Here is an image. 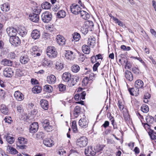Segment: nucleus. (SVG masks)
Listing matches in <instances>:
<instances>
[{
	"mask_svg": "<svg viewBox=\"0 0 156 156\" xmlns=\"http://www.w3.org/2000/svg\"><path fill=\"white\" fill-rule=\"evenodd\" d=\"M47 55L50 58H52L56 57L57 55V52L55 48L53 46L48 47L46 50Z\"/></svg>",
	"mask_w": 156,
	"mask_h": 156,
	"instance_id": "obj_1",
	"label": "nucleus"
},
{
	"mask_svg": "<svg viewBox=\"0 0 156 156\" xmlns=\"http://www.w3.org/2000/svg\"><path fill=\"white\" fill-rule=\"evenodd\" d=\"M52 15L51 12L48 11H45L43 12L41 16V20L43 22L48 23L51 20Z\"/></svg>",
	"mask_w": 156,
	"mask_h": 156,
	"instance_id": "obj_2",
	"label": "nucleus"
},
{
	"mask_svg": "<svg viewBox=\"0 0 156 156\" xmlns=\"http://www.w3.org/2000/svg\"><path fill=\"white\" fill-rule=\"evenodd\" d=\"M87 138L85 136H82L77 140L76 144L80 147H83L87 145Z\"/></svg>",
	"mask_w": 156,
	"mask_h": 156,
	"instance_id": "obj_3",
	"label": "nucleus"
},
{
	"mask_svg": "<svg viewBox=\"0 0 156 156\" xmlns=\"http://www.w3.org/2000/svg\"><path fill=\"white\" fill-rule=\"evenodd\" d=\"M62 80L66 82L69 87L72 78L71 74L68 72L64 73L62 75Z\"/></svg>",
	"mask_w": 156,
	"mask_h": 156,
	"instance_id": "obj_4",
	"label": "nucleus"
},
{
	"mask_svg": "<svg viewBox=\"0 0 156 156\" xmlns=\"http://www.w3.org/2000/svg\"><path fill=\"white\" fill-rule=\"evenodd\" d=\"M9 41L12 45L14 46H18L21 44L20 39L16 36L10 37Z\"/></svg>",
	"mask_w": 156,
	"mask_h": 156,
	"instance_id": "obj_5",
	"label": "nucleus"
},
{
	"mask_svg": "<svg viewBox=\"0 0 156 156\" xmlns=\"http://www.w3.org/2000/svg\"><path fill=\"white\" fill-rule=\"evenodd\" d=\"M70 10L72 13L74 14H78L81 11V8L77 5H73V4L70 6Z\"/></svg>",
	"mask_w": 156,
	"mask_h": 156,
	"instance_id": "obj_6",
	"label": "nucleus"
},
{
	"mask_svg": "<svg viewBox=\"0 0 156 156\" xmlns=\"http://www.w3.org/2000/svg\"><path fill=\"white\" fill-rule=\"evenodd\" d=\"M146 119L147 123H142L145 128H146V127H147V126L149 127L151 126L150 125L153 123L154 120V118L151 116L148 115L146 117Z\"/></svg>",
	"mask_w": 156,
	"mask_h": 156,
	"instance_id": "obj_7",
	"label": "nucleus"
},
{
	"mask_svg": "<svg viewBox=\"0 0 156 156\" xmlns=\"http://www.w3.org/2000/svg\"><path fill=\"white\" fill-rule=\"evenodd\" d=\"M3 75L6 77H10L13 75V71L10 68H6L3 71Z\"/></svg>",
	"mask_w": 156,
	"mask_h": 156,
	"instance_id": "obj_8",
	"label": "nucleus"
},
{
	"mask_svg": "<svg viewBox=\"0 0 156 156\" xmlns=\"http://www.w3.org/2000/svg\"><path fill=\"white\" fill-rule=\"evenodd\" d=\"M6 31L10 37L16 36L17 33V30L12 27L7 28L6 29Z\"/></svg>",
	"mask_w": 156,
	"mask_h": 156,
	"instance_id": "obj_9",
	"label": "nucleus"
},
{
	"mask_svg": "<svg viewBox=\"0 0 156 156\" xmlns=\"http://www.w3.org/2000/svg\"><path fill=\"white\" fill-rule=\"evenodd\" d=\"M92 147H88L85 149V154L86 156H94L96 152L93 150Z\"/></svg>",
	"mask_w": 156,
	"mask_h": 156,
	"instance_id": "obj_10",
	"label": "nucleus"
},
{
	"mask_svg": "<svg viewBox=\"0 0 156 156\" xmlns=\"http://www.w3.org/2000/svg\"><path fill=\"white\" fill-rule=\"evenodd\" d=\"M38 128V124L37 122H34L31 124L30 126V131L32 133L36 132Z\"/></svg>",
	"mask_w": 156,
	"mask_h": 156,
	"instance_id": "obj_11",
	"label": "nucleus"
},
{
	"mask_svg": "<svg viewBox=\"0 0 156 156\" xmlns=\"http://www.w3.org/2000/svg\"><path fill=\"white\" fill-rule=\"evenodd\" d=\"M65 57L69 61L73 60L75 58V55L74 53L70 51H67L65 54Z\"/></svg>",
	"mask_w": 156,
	"mask_h": 156,
	"instance_id": "obj_12",
	"label": "nucleus"
},
{
	"mask_svg": "<svg viewBox=\"0 0 156 156\" xmlns=\"http://www.w3.org/2000/svg\"><path fill=\"white\" fill-rule=\"evenodd\" d=\"M128 91L131 95L132 96H137L139 93V90L135 87H134L128 88Z\"/></svg>",
	"mask_w": 156,
	"mask_h": 156,
	"instance_id": "obj_13",
	"label": "nucleus"
},
{
	"mask_svg": "<svg viewBox=\"0 0 156 156\" xmlns=\"http://www.w3.org/2000/svg\"><path fill=\"white\" fill-rule=\"evenodd\" d=\"M88 122V121L86 119H81L79 121V124L81 127L85 128L87 126Z\"/></svg>",
	"mask_w": 156,
	"mask_h": 156,
	"instance_id": "obj_14",
	"label": "nucleus"
},
{
	"mask_svg": "<svg viewBox=\"0 0 156 156\" xmlns=\"http://www.w3.org/2000/svg\"><path fill=\"white\" fill-rule=\"evenodd\" d=\"M14 96L16 99L19 101H21L24 99V95L19 91L15 92Z\"/></svg>",
	"mask_w": 156,
	"mask_h": 156,
	"instance_id": "obj_15",
	"label": "nucleus"
},
{
	"mask_svg": "<svg viewBox=\"0 0 156 156\" xmlns=\"http://www.w3.org/2000/svg\"><path fill=\"white\" fill-rule=\"evenodd\" d=\"M56 40L58 43L60 45H63L65 44V39L61 35H57Z\"/></svg>",
	"mask_w": 156,
	"mask_h": 156,
	"instance_id": "obj_16",
	"label": "nucleus"
},
{
	"mask_svg": "<svg viewBox=\"0 0 156 156\" xmlns=\"http://www.w3.org/2000/svg\"><path fill=\"white\" fill-rule=\"evenodd\" d=\"M43 143L45 146L49 147H52L54 144L53 141L49 138L45 139L43 140Z\"/></svg>",
	"mask_w": 156,
	"mask_h": 156,
	"instance_id": "obj_17",
	"label": "nucleus"
},
{
	"mask_svg": "<svg viewBox=\"0 0 156 156\" xmlns=\"http://www.w3.org/2000/svg\"><path fill=\"white\" fill-rule=\"evenodd\" d=\"M40 31L37 29L33 30L31 34V37L34 40L38 39L40 37Z\"/></svg>",
	"mask_w": 156,
	"mask_h": 156,
	"instance_id": "obj_18",
	"label": "nucleus"
},
{
	"mask_svg": "<svg viewBox=\"0 0 156 156\" xmlns=\"http://www.w3.org/2000/svg\"><path fill=\"white\" fill-rule=\"evenodd\" d=\"M29 17L31 20L35 23L38 22L39 20L38 15L33 13L30 14L29 16Z\"/></svg>",
	"mask_w": 156,
	"mask_h": 156,
	"instance_id": "obj_19",
	"label": "nucleus"
},
{
	"mask_svg": "<svg viewBox=\"0 0 156 156\" xmlns=\"http://www.w3.org/2000/svg\"><path fill=\"white\" fill-rule=\"evenodd\" d=\"M40 105L42 108L45 110H47L48 108V101L44 99H42L40 101Z\"/></svg>",
	"mask_w": 156,
	"mask_h": 156,
	"instance_id": "obj_20",
	"label": "nucleus"
},
{
	"mask_svg": "<svg viewBox=\"0 0 156 156\" xmlns=\"http://www.w3.org/2000/svg\"><path fill=\"white\" fill-rule=\"evenodd\" d=\"M95 38L93 36L90 37L88 39V45L90 47L93 48L95 45Z\"/></svg>",
	"mask_w": 156,
	"mask_h": 156,
	"instance_id": "obj_21",
	"label": "nucleus"
},
{
	"mask_svg": "<svg viewBox=\"0 0 156 156\" xmlns=\"http://www.w3.org/2000/svg\"><path fill=\"white\" fill-rule=\"evenodd\" d=\"M56 80V78L55 76L53 75H51L47 77V82L50 84L54 83Z\"/></svg>",
	"mask_w": 156,
	"mask_h": 156,
	"instance_id": "obj_22",
	"label": "nucleus"
},
{
	"mask_svg": "<svg viewBox=\"0 0 156 156\" xmlns=\"http://www.w3.org/2000/svg\"><path fill=\"white\" fill-rule=\"evenodd\" d=\"M125 76L126 79L129 81H131L133 80V76L132 73L129 70L125 71Z\"/></svg>",
	"mask_w": 156,
	"mask_h": 156,
	"instance_id": "obj_23",
	"label": "nucleus"
},
{
	"mask_svg": "<svg viewBox=\"0 0 156 156\" xmlns=\"http://www.w3.org/2000/svg\"><path fill=\"white\" fill-rule=\"evenodd\" d=\"M4 138L5 139L7 142L10 144H13L15 140L14 137L10 136L9 134L5 135Z\"/></svg>",
	"mask_w": 156,
	"mask_h": 156,
	"instance_id": "obj_24",
	"label": "nucleus"
},
{
	"mask_svg": "<svg viewBox=\"0 0 156 156\" xmlns=\"http://www.w3.org/2000/svg\"><path fill=\"white\" fill-rule=\"evenodd\" d=\"M144 85V83L143 81L140 80H136L135 83V87L138 88H141L143 87Z\"/></svg>",
	"mask_w": 156,
	"mask_h": 156,
	"instance_id": "obj_25",
	"label": "nucleus"
},
{
	"mask_svg": "<svg viewBox=\"0 0 156 156\" xmlns=\"http://www.w3.org/2000/svg\"><path fill=\"white\" fill-rule=\"evenodd\" d=\"M81 108L80 106H77L75 107L73 110V114L75 118H77L81 112Z\"/></svg>",
	"mask_w": 156,
	"mask_h": 156,
	"instance_id": "obj_26",
	"label": "nucleus"
},
{
	"mask_svg": "<svg viewBox=\"0 0 156 156\" xmlns=\"http://www.w3.org/2000/svg\"><path fill=\"white\" fill-rule=\"evenodd\" d=\"M29 60V59L27 55L22 56L20 57V61L23 64L27 63Z\"/></svg>",
	"mask_w": 156,
	"mask_h": 156,
	"instance_id": "obj_27",
	"label": "nucleus"
},
{
	"mask_svg": "<svg viewBox=\"0 0 156 156\" xmlns=\"http://www.w3.org/2000/svg\"><path fill=\"white\" fill-rule=\"evenodd\" d=\"M51 4L47 2H43L41 5V7L43 9H49L51 8Z\"/></svg>",
	"mask_w": 156,
	"mask_h": 156,
	"instance_id": "obj_28",
	"label": "nucleus"
},
{
	"mask_svg": "<svg viewBox=\"0 0 156 156\" xmlns=\"http://www.w3.org/2000/svg\"><path fill=\"white\" fill-rule=\"evenodd\" d=\"M80 14L81 17L85 20L88 19L90 17V15L86 12L83 10L81 11Z\"/></svg>",
	"mask_w": 156,
	"mask_h": 156,
	"instance_id": "obj_29",
	"label": "nucleus"
},
{
	"mask_svg": "<svg viewBox=\"0 0 156 156\" xmlns=\"http://www.w3.org/2000/svg\"><path fill=\"white\" fill-rule=\"evenodd\" d=\"M65 12L64 10H61L59 11L56 14L57 17L58 18H63L66 16Z\"/></svg>",
	"mask_w": 156,
	"mask_h": 156,
	"instance_id": "obj_30",
	"label": "nucleus"
},
{
	"mask_svg": "<svg viewBox=\"0 0 156 156\" xmlns=\"http://www.w3.org/2000/svg\"><path fill=\"white\" fill-rule=\"evenodd\" d=\"M2 62L3 65L8 66H12L13 64L12 61L6 59H3L2 61Z\"/></svg>",
	"mask_w": 156,
	"mask_h": 156,
	"instance_id": "obj_31",
	"label": "nucleus"
},
{
	"mask_svg": "<svg viewBox=\"0 0 156 156\" xmlns=\"http://www.w3.org/2000/svg\"><path fill=\"white\" fill-rule=\"evenodd\" d=\"M7 150L12 154H16L18 152L15 148L11 147L10 145H8L7 146Z\"/></svg>",
	"mask_w": 156,
	"mask_h": 156,
	"instance_id": "obj_32",
	"label": "nucleus"
},
{
	"mask_svg": "<svg viewBox=\"0 0 156 156\" xmlns=\"http://www.w3.org/2000/svg\"><path fill=\"white\" fill-rule=\"evenodd\" d=\"M64 67V64L60 62H56L55 65V68L59 70H62Z\"/></svg>",
	"mask_w": 156,
	"mask_h": 156,
	"instance_id": "obj_33",
	"label": "nucleus"
},
{
	"mask_svg": "<svg viewBox=\"0 0 156 156\" xmlns=\"http://www.w3.org/2000/svg\"><path fill=\"white\" fill-rule=\"evenodd\" d=\"M1 8L3 11L8 12L10 9V6L7 4L4 3L1 5Z\"/></svg>",
	"mask_w": 156,
	"mask_h": 156,
	"instance_id": "obj_34",
	"label": "nucleus"
},
{
	"mask_svg": "<svg viewBox=\"0 0 156 156\" xmlns=\"http://www.w3.org/2000/svg\"><path fill=\"white\" fill-rule=\"evenodd\" d=\"M88 45H84L82 46V50L83 52L85 54H89L90 52V48Z\"/></svg>",
	"mask_w": 156,
	"mask_h": 156,
	"instance_id": "obj_35",
	"label": "nucleus"
},
{
	"mask_svg": "<svg viewBox=\"0 0 156 156\" xmlns=\"http://www.w3.org/2000/svg\"><path fill=\"white\" fill-rule=\"evenodd\" d=\"M1 111L2 113L6 115L8 113L9 110L8 108L5 105H2L1 106Z\"/></svg>",
	"mask_w": 156,
	"mask_h": 156,
	"instance_id": "obj_36",
	"label": "nucleus"
},
{
	"mask_svg": "<svg viewBox=\"0 0 156 156\" xmlns=\"http://www.w3.org/2000/svg\"><path fill=\"white\" fill-rule=\"evenodd\" d=\"M41 90V87L38 85H36L32 88V91L34 93H39Z\"/></svg>",
	"mask_w": 156,
	"mask_h": 156,
	"instance_id": "obj_37",
	"label": "nucleus"
},
{
	"mask_svg": "<svg viewBox=\"0 0 156 156\" xmlns=\"http://www.w3.org/2000/svg\"><path fill=\"white\" fill-rule=\"evenodd\" d=\"M44 91L50 93L52 92L53 90L52 87L51 86L48 85H46L44 86Z\"/></svg>",
	"mask_w": 156,
	"mask_h": 156,
	"instance_id": "obj_38",
	"label": "nucleus"
},
{
	"mask_svg": "<svg viewBox=\"0 0 156 156\" xmlns=\"http://www.w3.org/2000/svg\"><path fill=\"white\" fill-rule=\"evenodd\" d=\"M18 140V142L17 143L20 144H26L27 142L26 139L22 137H19Z\"/></svg>",
	"mask_w": 156,
	"mask_h": 156,
	"instance_id": "obj_39",
	"label": "nucleus"
},
{
	"mask_svg": "<svg viewBox=\"0 0 156 156\" xmlns=\"http://www.w3.org/2000/svg\"><path fill=\"white\" fill-rule=\"evenodd\" d=\"M80 68L79 66L77 65H74L73 66L71 67V70L72 71L75 73L78 72L80 70Z\"/></svg>",
	"mask_w": 156,
	"mask_h": 156,
	"instance_id": "obj_40",
	"label": "nucleus"
},
{
	"mask_svg": "<svg viewBox=\"0 0 156 156\" xmlns=\"http://www.w3.org/2000/svg\"><path fill=\"white\" fill-rule=\"evenodd\" d=\"M141 109L142 111L145 113H147L149 110L148 106L146 105H143L141 107Z\"/></svg>",
	"mask_w": 156,
	"mask_h": 156,
	"instance_id": "obj_41",
	"label": "nucleus"
},
{
	"mask_svg": "<svg viewBox=\"0 0 156 156\" xmlns=\"http://www.w3.org/2000/svg\"><path fill=\"white\" fill-rule=\"evenodd\" d=\"M78 81V79L76 77H73L69 87H72L74 86Z\"/></svg>",
	"mask_w": 156,
	"mask_h": 156,
	"instance_id": "obj_42",
	"label": "nucleus"
},
{
	"mask_svg": "<svg viewBox=\"0 0 156 156\" xmlns=\"http://www.w3.org/2000/svg\"><path fill=\"white\" fill-rule=\"evenodd\" d=\"M123 116L125 120H128L129 119V114L128 111L126 109L125 111L123 112Z\"/></svg>",
	"mask_w": 156,
	"mask_h": 156,
	"instance_id": "obj_43",
	"label": "nucleus"
},
{
	"mask_svg": "<svg viewBox=\"0 0 156 156\" xmlns=\"http://www.w3.org/2000/svg\"><path fill=\"white\" fill-rule=\"evenodd\" d=\"M44 130L47 132H50L53 129L52 126L50 124H48L46 125V126H43Z\"/></svg>",
	"mask_w": 156,
	"mask_h": 156,
	"instance_id": "obj_44",
	"label": "nucleus"
},
{
	"mask_svg": "<svg viewBox=\"0 0 156 156\" xmlns=\"http://www.w3.org/2000/svg\"><path fill=\"white\" fill-rule=\"evenodd\" d=\"M150 131L151 132H149L148 133L151 139L152 140L156 139V136L154 134V133H155L154 130H153L151 129Z\"/></svg>",
	"mask_w": 156,
	"mask_h": 156,
	"instance_id": "obj_45",
	"label": "nucleus"
},
{
	"mask_svg": "<svg viewBox=\"0 0 156 156\" xmlns=\"http://www.w3.org/2000/svg\"><path fill=\"white\" fill-rule=\"evenodd\" d=\"M41 11V9L40 7H37L33 10V13L38 15V14H40Z\"/></svg>",
	"mask_w": 156,
	"mask_h": 156,
	"instance_id": "obj_46",
	"label": "nucleus"
},
{
	"mask_svg": "<svg viewBox=\"0 0 156 156\" xmlns=\"http://www.w3.org/2000/svg\"><path fill=\"white\" fill-rule=\"evenodd\" d=\"M58 88L59 90L61 92H64L66 90V86L62 84H59Z\"/></svg>",
	"mask_w": 156,
	"mask_h": 156,
	"instance_id": "obj_47",
	"label": "nucleus"
},
{
	"mask_svg": "<svg viewBox=\"0 0 156 156\" xmlns=\"http://www.w3.org/2000/svg\"><path fill=\"white\" fill-rule=\"evenodd\" d=\"M19 34L22 37L25 36L27 34V32L25 29H20L19 30Z\"/></svg>",
	"mask_w": 156,
	"mask_h": 156,
	"instance_id": "obj_48",
	"label": "nucleus"
},
{
	"mask_svg": "<svg viewBox=\"0 0 156 156\" xmlns=\"http://www.w3.org/2000/svg\"><path fill=\"white\" fill-rule=\"evenodd\" d=\"M132 69L133 72L136 75H139L141 73L139 69L136 67H133Z\"/></svg>",
	"mask_w": 156,
	"mask_h": 156,
	"instance_id": "obj_49",
	"label": "nucleus"
},
{
	"mask_svg": "<svg viewBox=\"0 0 156 156\" xmlns=\"http://www.w3.org/2000/svg\"><path fill=\"white\" fill-rule=\"evenodd\" d=\"M80 37V35L79 34L77 33H74L73 36V38L76 41H78Z\"/></svg>",
	"mask_w": 156,
	"mask_h": 156,
	"instance_id": "obj_50",
	"label": "nucleus"
},
{
	"mask_svg": "<svg viewBox=\"0 0 156 156\" xmlns=\"http://www.w3.org/2000/svg\"><path fill=\"white\" fill-rule=\"evenodd\" d=\"M72 127L74 132L76 133L78 132L76 121H73V122L72 123Z\"/></svg>",
	"mask_w": 156,
	"mask_h": 156,
	"instance_id": "obj_51",
	"label": "nucleus"
},
{
	"mask_svg": "<svg viewBox=\"0 0 156 156\" xmlns=\"http://www.w3.org/2000/svg\"><path fill=\"white\" fill-rule=\"evenodd\" d=\"M36 138L38 139H43L44 137V133L41 132H39L36 134Z\"/></svg>",
	"mask_w": 156,
	"mask_h": 156,
	"instance_id": "obj_52",
	"label": "nucleus"
},
{
	"mask_svg": "<svg viewBox=\"0 0 156 156\" xmlns=\"http://www.w3.org/2000/svg\"><path fill=\"white\" fill-rule=\"evenodd\" d=\"M23 75L22 71L20 69H17L16 70V75L18 76H21Z\"/></svg>",
	"mask_w": 156,
	"mask_h": 156,
	"instance_id": "obj_53",
	"label": "nucleus"
},
{
	"mask_svg": "<svg viewBox=\"0 0 156 156\" xmlns=\"http://www.w3.org/2000/svg\"><path fill=\"white\" fill-rule=\"evenodd\" d=\"M88 78L87 77H85L82 80V85L86 86L88 83Z\"/></svg>",
	"mask_w": 156,
	"mask_h": 156,
	"instance_id": "obj_54",
	"label": "nucleus"
},
{
	"mask_svg": "<svg viewBox=\"0 0 156 156\" xmlns=\"http://www.w3.org/2000/svg\"><path fill=\"white\" fill-rule=\"evenodd\" d=\"M4 120L6 122H7L9 124H10L12 122L11 118L10 117H6L5 118Z\"/></svg>",
	"mask_w": 156,
	"mask_h": 156,
	"instance_id": "obj_55",
	"label": "nucleus"
},
{
	"mask_svg": "<svg viewBox=\"0 0 156 156\" xmlns=\"http://www.w3.org/2000/svg\"><path fill=\"white\" fill-rule=\"evenodd\" d=\"M105 146L103 145H98L97 146V149L98 151H102Z\"/></svg>",
	"mask_w": 156,
	"mask_h": 156,
	"instance_id": "obj_56",
	"label": "nucleus"
},
{
	"mask_svg": "<svg viewBox=\"0 0 156 156\" xmlns=\"http://www.w3.org/2000/svg\"><path fill=\"white\" fill-rule=\"evenodd\" d=\"M42 123L43 126H46V125H48V124H50L49 121L47 119L44 120L43 122H42Z\"/></svg>",
	"mask_w": 156,
	"mask_h": 156,
	"instance_id": "obj_57",
	"label": "nucleus"
},
{
	"mask_svg": "<svg viewBox=\"0 0 156 156\" xmlns=\"http://www.w3.org/2000/svg\"><path fill=\"white\" fill-rule=\"evenodd\" d=\"M118 106L120 110H122L124 108V105L122 104V103L121 101H118Z\"/></svg>",
	"mask_w": 156,
	"mask_h": 156,
	"instance_id": "obj_58",
	"label": "nucleus"
},
{
	"mask_svg": "<svg viewBox=\"0 0 156 156\" xmlns=\"http://www.w3.org/2000/svg\"><path fill=\"white\" fill-rule=\"evenodd\" d=\"M8 57L10 59L14 58L15 57V54L13 52H11L8 54Z\"/></svg>",
	"mask_w": 156,
	"mask_h": 156,
	"instance_id": "obj_59",
	"label": "nucleus"
},
{
	"mask_svg": "<svg viewBox=\"0 0 156 156\" xmlns=\"http://www.w3.org/2000/svg\"><path fill=\"white\" fill-rule=\"evenodd\" d=\"M100 64L99 62H97L94 64L93 66V69L94 71H96L98 69V67L99 66Z\"/></svg>",
	"mask_w": 156,
	"mask_h": 156,
	"instance_id": "obj_60",
	"label": "nucleus"
},
{
	"mask_svg": "<svg viewBox=\"0 0 156 156\" xmlns=\"http://www.w3.org/2000/svg\"><path fill=\"white\" fill-rule=\"evenodd\" d=\"M80 95V99H82L83 100L85 99V97L86 95V93L85 91H83L80 94H79Z\"/></svg>",
	"mask_w": 156,
	"mask_h": 156,
	"instance_id": "obj_61",
	"label": "nucleus"
},
{
	"mask_svg": "<svg viewBox=\"0 0 156 156\" xmlns=\"http://www.w3.org/2000/svg\"><path fill=\"white\" fill-rule=\"evenodd\" d=\"M16 145L18 147L21 149H26V147H27L24 144H20L18 143H17Z\"/></svg>",
	"mask_w": 156,
	"mask_h": 156,
	"instance_id": "obj_62",
	"label": "nucleus"
},
{
	"mask_svg": "<svg viewBox=\"0 0 156 156\" xmlns=\"http://www.w3.org/2000/svg\"><path fill=\"white\" fill-rule=\"evenodd\" d=\"M60 7V5L58 4H56L53 8V10L55 11H57L59 9Z\"/></svg>",
	"mask_w": 156,
	"mask_h": 156,
	"instance_id": "obj_63",
	"label": "nucleus"
},
{
	"mask_svg": "<svg viewBox=\"0 0 156 156\" xmlns=\"http://www.w3.org/2000/svg\"><path fill=\"white\" fill-rule=\"evenodd\" d=\"M17 110L20 113H21L23 112V109L21 105L17 106L16 107Z\"/></svg>",
	"mask_w": 156,
	"mask_h": 156,
	"instance_id": "obj_64",
	"label": "nucleus"
}]
</instances>
